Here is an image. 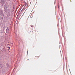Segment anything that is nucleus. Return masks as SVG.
Masks as SVG:
<instances>
[{
	"instance_id": "obj_1",
	"label": "nucleus",
	"mask_w": 75,
	"mask_h": 75,
	"mask_svg": "<svg viewBox=\"0 0 75 75\" xmlns=\"http://www.w3.org/2000/svg\"><path fill=\"white\" fill-rule=\"evenodd\" d=\"M6 32L7 33H9V28H7V29L6 30Z\"/></svg>"
},
{
	"instance_id": "obj_2",
	"label": "nucleus",
	"mask_w": 75,
	"mask_h": 75,
	"mask_svg": "<svg viewBox=\"0 0 75 75\" xmlns=\"http://www.w3.org/2000/svg\"><path fill=\"white\" fill-rule=\"evenodd\" d=\"M1 51L2 52H5V51H6V49H5V47H4V48H3V49L1 50Z\"/></svg>"
},
{
	"instance_id": "obj_3",
	"label": "nucleus",
	"mask_w": 75,
	"mask_h": 75,
	"mask_svg": "<svg viewBox=\"0 0 75 75\" xmlns=\"http://www.w3.org/2000/svg\"><path fill=\"white\" fill-rule=\"evenodd\" d=\"M2 67V65L1 64H0V69Z\"/></svg>"
},
{
	"instance_id": "obj_4",
	"label": "nucleus",
	"mask_w": 75,
	"mask_h": 75,
	"mask_svg": "<svg viewBox=\"0 0 75 75\" xmlns=\"http://www.w3.org/2000/svg\"><path fill=\"white\" fill-rule=\"evenodd\" d=\"M8 65H9V64H8V63H7L6 65H7V67H8Z\"/></svg>"
},
{
	"instance_id": "obj_5",
	"label": "nucleus",
	"mask_w": 75,
	"mask_h": 75,
	"mask_svg": "<svg viewBox=\"0 0 75 75\" xmlns=\"http://www.w3.org/2000/svg\"><path fill=\"white\" fill-rule=\"evenodd\" d=\"M4 11H5V12H6V9H5L4 8Z\"/></svg>"
},
{
	"instance_id": "obj_6",
	"label": "nucleus",
	"mask_w": 75,
	"mask_h": 75,
	"mask_svg": "<svg viewBox=\"0 0 75 75\" xmlns=\"http://www.w3.org/2000/svg\"><path fill=\"white\" fill-rule=\"evenodd\" d=\"M8 48V50H9L10 49V48L9 47H7Z\"/></svg>"
},
{
	"instance_id": "obj_7",
	"label": "nucleus",
	"mask_w": 75,
	"mask_h": 75,
	"mask_svg": "<svg viewBox=\"0 0 75 75\" xmlns=\"http://www.w3.org/2000/svg\"><path fill=\"white\" fill-rule=\"evenodd\" d=\"M5 0H1V1H2V2H5Z\"/></svg>"
},
{
	"instance_id": "obj_8",
	"label": "nucleus",
	"mask_w": 75,
	"mask_h": 75,
	"mask_svg": "<svg viewBox=\"0 0 75 75\" xmlns=\"http://www.w3.org/2000/svg\"><path fill=\"white\" fill-rule=\"evenodd\" d=\"M7 7H4V9H7Z\"/></svg>"
},
{
	"instance_id": "obj_9",
	"label": "nucleus",
	"mask_w": 75,
	"mask_h": 75,
	"mask_svg": "<svg viewBox=\"0 0 75 75\" xmlns=\"http://www.w3.org/2000/svg\"><path fill=\"white\" fill-rule=\"evenodd\" d=\"M31 1H32V0H30Z\"/></svg>"
}]
</instances>
